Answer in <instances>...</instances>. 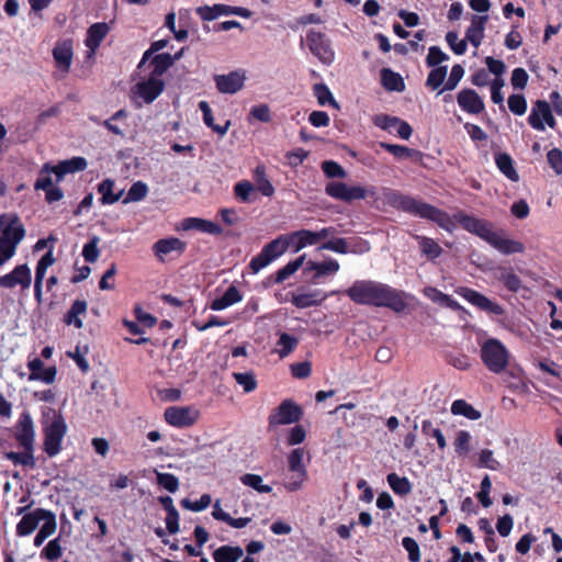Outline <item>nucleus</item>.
Wrapping results in <instances>:
<instances>
[{"label":"nucleus","mask_w":562,"mask_h":562,"mask_svg":"<svg viewBox=\"0 0 562 562\" xmlns=\"http://www.w3.org/2000/svg\"><path fill=\"white\" fill-rule=\"evenodd\" d=\"M32 504L33 502H30L26 505L16 508V515H23L22 519L16 525L18 536H29L35 530V512L26 513Z\"/></svg>","instance_id":"obj_26"},{"label":"nucleus","mask_w":562,"mask_h":562,"mask_svg":"<svg viewBox=\"0 0 562 562\" xmlns=\"http://www.w3.org/2000/svg\"><path fill=\"white\" fill-rule=\"evenodd\" d=\"M167 424L177 428H187L196 423L199 411L190 406H170L165 409Z\"/></svg>","instance_id":"obj_12"},{"label":"nucleus","mask_w":562,"mask_h":562,"mask_svg":"<svg viewBox=\"0 0 562 562\" xmlns=\"http://www.w3.org/2000/svg\"><path fill=\"white\" fill-rule=\"evenodd\" d=\"M283 236L286 237L289 244H293L294 251H300L308 245L316 244L314 232L308 229H300Z\"/></svg>","instance_id":"obj_31"},{"label":"nucleus","mask_w":562,"mask_h":562,"mask_svg":"<svg viewBox=\"0 0 562 562\" xmlns=\"http://www.w3.org/2000/svg\"><path fill=\"white\" fill-rule=\"evenodd\" d=\"M495 165L498 170L510 181L517 182L519 175L514 167V160L507 153H498L495 155Z\"/></svg>","instance_id":"obj_32"},{"label":"nucleus","mask_w":562,"mask_h":562,"mask_svg":"<svg viewBox=\"0 0 562 562\" xmlns=\"http://www.w3.org/2000/svg\"><path fill=\"white\" fill-rule=\"evenodd\" d=\"M498 280L504 284V286L510 292H518L521 288L520 278L513 272L510 269H501V274Z\"/></svg>","instance_id":"obj_46"},{"label":"nucleus","mask_w":562,"mask_h":562,"mask_svg":"<svg viewBox=\"0 0 562 562\" xmlns=\"http://www.w3.org/2000/svg\"><path fill=\"white\" fill-rule=\"evenodd\" d=\"M148 194V186L143 181L134 182L127 191L126 196L122 203L127 204L131 202H139L144 200Z\"/></svg>","instance_id":"obj_44"},{"label":"nucleus","mask_w":562,"mask_h":562,"mask_svg":"<svg viewBox=\"0 0 562 562\" xmlns=\"http://www.w3.org/2000/svg\"><path fill=\"white\" fill-rule=\"evenodd\" d=\"M289 248L286 237L279 236L263 246L261 251L255 256L250 262L249 268L252 273H258L261 269L266 268L270 262L284 254Z\"/></svg>","instance_id":"obj_7"},{"label":"nucleus","mask_w":562,"mask_h":562,"mask_svg":"<svg viewBox=\"0 0 562 562\" xmlns=\"http://www.w3.org/2000/svg\"><path fill=\"white\" fill-rule=\"evenodd\" d=\"M114 186H115L114 180H112L110 178L104 179L103 181H101L98 184V192L101 194V198H100L101 204H103V205L114 204L121 199V196L123 194V190H121L119 193H114L113 192Z\"/></svg>","instance_id":"obj_35"},{"label":"nucleus","mask_w":562,"mask_h":562,"mask_svg":"<svg viewBox=\"0 0 562 562\" xmlns=\"http://www.w3.org/2000/svg\"><path fill=\"white\" fill-rule=\"evenodd\" d=\"M303 448L293 449L288 457L289 470L293 472V475L284 484V487L289 492H295L302 487L303 482L306 480L307 471L303 464L304 457Z\"/></svg>","instance_id":"obj_9"},{"label":"nucleus","mask_w":562,"mask_h":562,"mask_svg":"<svg viewBox=\"0 0 562 562\" xmlns=\"http://www.w3.org/2000/svg\"><path fill=\"white\" fill-rule=\"evenodd\" d=\"M415 239L418 241L422 254L426 256L427 259L435 260L442 254V248L432 238L416 235Z\"/></svg>","instance_id":"obj_39"},{"label":"nucleus","mask_w":562,"mask_h":562,"mask_svg":"<svg viewBox=\"0 0 562 562\" xmlns=\"http://www.w3.org/2000/svg\"><path fill=\"white\" fill-rule=\"evenodd\" d=\"M329 295L319 289L308 292L291 293V303L297 308L321 305Z\"/></svg>","instance_id":"obj_20"},{"label":"nucleus","mask_w":562,"mask_h":562,"mask_svg":"<svg viewBox=\"0 0 562 562\" xmlns=\"http://www.w3.org/2000/svg\"><path fill=\"white\" fill-rule=\"evenodd\" d=\"M451 413L464 416L471 420L481 418V413L464 400H456L451 405Z\"/></svg>","instance_id":"obj_43"},{"label":"nucleus","mask_w":562,"mask_h":562,"mask_svg":"<svg viewBox=\"0 0 562 562\" xmlns=\"http://www.w3.org/2000/svg\"><path fill=\"white\" fill-rule=\"evenodd\" d=\"M240 482L254 488L258 493H271L272 487L268 484L262 483V477L258 474L247 473L240 476Z\"/></svg>","instance_id":"obj_47"},{"label":"nucleus","mask_w":562,"mask_h":562,"mask_svg":"<svg viewBox=\"0 0 562 562\" xmlns=\"http://www.w3.org/2000/svg\"><path fill=\"white\" fill-rule=\"evenodd\" d=\"M448 68L447 66H438L432 67L430 72L427 76L426 79V87L436 90L438 89L443 82L447 77Z\"/></svg>","instance_id":"obj_48"},{"label":"nucleus","mask_w":562,"mask_h":562,"mask_svg":"<svg viewBox=\"0 0 562 562\" xmlns=\"http://www.w3.org/2000/svg\"><path fill=\"white\" fill-rule=\"evenodd\" d=\"M233 378L240 386H243L246 393H250L257 387L256 378L251 372H234Z\"/></svg>","instance_id":"obj_51"},{"label":"nucleus","mask_w":562,"mask_h":562,"mask_svg":"<svg viewBox=\"0 0 562 562\" xmlns=\"http://www.w3.org/2000/svg\"><path fill=\"white\" fill-rule=\"evenodd\" d=\"M255 191V184L248 180L238 181L234 186V195L241 203L254 202L257 199Z\"/></svg>","instance_id":"obj_40"},{"label":"nucleus","mask_w":562,"mask_h":562,"mask_svg":"<svg viewBox=\"0 0 562 562\" xmlns=\"http://www.w3.org/2000/svg\"><path fill=\"white\" fill-rule=\"evenodd\" d=\"M449 59V56L441 50L439 46H430L426 57V65L428 67H438L441 63Z\"/></svg>","instance_id":"obj_59"},{"label":"nucleus","mask_w":562,"mask_h":562,"mask_svg":"<svg viewBox=\"0 0 562 562\" xmlns=\"http://www.w3.org/2000/svg\"><path fill=\"white\" fill-rule=\"evenodd\" d=\"M42 430L44 435L43 450L48 457L57 456L67 432V425L60 411L44 406L42 408Z\"/></svg>","instance_id":"obj_3"},{"label":"nucleus","mask_w":562,"mask_h":562,"mask_svg":"<svg viewBox=\"0 0 562 562\" xmlns=\"http://www.w3.org/2000/svg\"><path fill=\"white\" fill-rule=\"evenodd\" d=\"M32 283V273L27 265L15 267L10 273L0 277V286L12 289L20 285L23 290L29 289Z\"/></svg>","instance_id":"obj_16"},{"label":"nucleus","mask_w":562,"mask_h":562,"mask_svg":"<svg viewBox=\"0 0 562 562\" xmlns=\"http://www.w3.org/2000/svg\"><path fill=\"white\" fill-rule=\"evenodd\" d=\"M348 184L341 181H331L326 184L325 187V193L339 201H345L346 193H347Z\"/></svg>","instance_id":"obj_52"},{"label":"nucleus","mask_w":562,"mask_h":562,"mask_svg":"<svg viewBox=\"0 0 562 562\" xmlns=\"http://www.w3.org/2000/svg\"><path fill=\"white\" fill-rule=\"evenodd\" d=\"M379 146L393 155L396 159H413L415 161H420L423 159V153L418 149L409 148L404 145L390 144L385 142H380Z\"/></svg>","instance_id":"obj_24"},{"label":"nucleus","mask_w":562,"mask_h":562,"mask_svg":"<svg viewBox=\"0 0 562 562\" xmlns=\"http://www.w3.org/2000/svg\"><path fill=\"white\" fill-rule=\"evenodd\" d=\"M87 302L85 300H76L68 312L64 316V323L66 325H74L76 328H82V321L80 318L81 315H86L87 313Z\"/></svg>","instance_id":"obj_30"},{"label":"nucleus","mask_w":562,"mask_h":562,"mask_svg":"<svg viewBox=\"0 0 562 562\" xmlns=\"http://www.w3.org/2000/svg\"><path fill=\"white\" fill-rule=\"evenodd\" d=\"M345 293L356 304L387 307L396 313L404 312L408 305L404 291L372 280H357Z\"/></svg>","instance_id":"obj_2"},{"label":"nucleus","mask_w":562,"mask_h":562,"mask_svg":"<svg viewBox=\"0 0 562 562\" xmlns=\"http://www.w3.org/2000/svg\"><path fill=\"white\" fill-rule=\"evenodd\" d=\"M422 431L425 436H429L436 439L439 449L443 450L447 447L446 438L439 428H435L432 423L428 419L423 420Z\"/></svg>","instance_id":"obj_49"},{"label":"nucleus","mask_w":562,"mask_h":562,"mask_svg":"<svg viewBox=\"0 0 562 562\" xmlns=\"http://www.w3.org/2000/svg\"><path fill=\"white\" fill-rule=\"evenodd\" d=\"M199 109L202 112L203 122L207 127L212 128V131L217 133L220 136H224L227 133L231 122L226 121L224 125L215 124L212 110L206 101H200Z\"/></svg>","instance_id":"obj_36"},{"label":"nucleus","mask_w":562,"mask_h":562,"mask_svg":"<svg viewBox=\"0 0 562 562\" xmlns=\"http://www.w3.org/2000/svg\"><path fill=\"white\" fill-rule=\"evenodd\" d=\"M321 167L327 178L344 179L347 177L346 170L337 161L325 160L322 162Z\"/></svg>","instance_id":"obj_53"},{"label":"nucleus","mask_w":562,"mask_h":562,"mask_svg":"<svg viewBox=\"0 0 562 562\" xmlns=\"http://www.w3.org/2000/svg\"><path fill=\"white\" fill-rule=\"evenodd\" d=\"M457 293L460 296H462L465 301H468L470 304L474 305L475 307H477L481 311H484L488 314H494V315H504L505 314V310L501 304L490 300L484 294H482L471 288L460 286L457 290Z\"/></svg>","instance_id":"obj_13"},{"label":"nucleus","mask_w":562,"mask_h":562,"mask_svg":"<svg viewBox=\"0 0 562 562\" xmlns=\"http://www.w3.org/2000/svg\"><path fill=\"white\" fill-rule=\"evenodd\" d=\"M176 229L178 232L196 231L213 236H218L223 234V228L221 225L210 220H204L200 217H186L179 223Z\"/></svg>","instance_id":"obj_17"},{"label":"nucleus","mask_w":562,"mask_h":562,"mask_svg":"<svg viewBox=\"0 0 562 562\" xmlns=\"http://www.w3.org/2000/svg\"><path fill=\"white\" fill-rule=\"evenodd\" d=\"M244 554L240 547L222 546L213 552L215 562H237Z\"/></svg>","instance_id":"obj_38"},{"label":"nucleus","mask_w":562,"mask_h":562,"mask_svg":"<svg viewBox=\"0 0 562 562\" xmlns=\"http://www.w3.org/2000/svg\"><path fill=\"white\" fill-rule=\"evenodd\" d=\"M43 522L37 531V547L56 530V517L46 509L37 508V525Z\"/></svg>","instance_id":"obj_23"},{"label":"nucleus","mask_w":562,"mask_h":562,"mask_svg":"<svg viewBox=\"0 0 562 562\" xmlns=\"http://www.w3.org/2000/svg\"><path fill=\"white\" fill-rule=\"evenodd\" d=\"M480 357L488 371L499 374L509 363V351L497 338H487L481 346Z\"/></svg>","instance_id":"obj_6"},{"label":"nucleus","mask_w":562,"mask_h":562,"mask_svg":"<svg viewBox=\"0 0 562 562\" xmlns=\"http://www.w3.org/2000/svg\"><path fill=\"white\" fill-rule=\"evenodd\" d=\"M319 249L330 250L337 254L345 255L349 252V243L347 238H333L322 244Z\"/></svg>","instance_id":"obj_54"},{"label":"nucleus","mask_w":562,"mask_h":562,"mask_svg":"<svg viewBox=\"0 0 562 562\" xmlns=\"http://www.w3.org/2000/svg\"><path fill=\"white\" fill-rule=\"evenodd\" d=\"M157 483L169 493H175L179 488V479L172 473L157 472Z\"/></svg>","instance_id":"obj_56"},{"label":"nucleus","mask_w":562,"mask_h":562,"mask_svg":"<svg viewBox=\"0 0 562 562\" xmlns=\"http://www.w3.org/2000/svg\"><path fill=\"white\" fill-rule=\"evenodd\" d=\"M303 415V411L292 400H284L281 404L269 415L268 422L270 427L279 425H289L297 423Z\"/></svg>","instance_id":"obj_11"},{"label":"nucleus","mask_w":562,"mask_h":562,"mask_svg":"<svg viewBox=\"0 0 562 562\" xmlns=\"http://www.w3.org/2000/svg\"><path fill=\"white\" fill-rule=\"evenodd\" d=\"M389 201L393 207L428 220L448 233H452L457 227L456 223H458L464 231L479 236L503 255L521 254L526 249L521 241L505 238L503 232H495L492 222L469 215L463 211H458L450 216L437 206L396 192L391 194Z\"/></svg>","instance_id":"obj_1"},{"label":"nucleus","mask_w":562,"mask_h":562,"mask_svg":"<svg viewBox=\"0 0 562 562\" xmlns=\"http://www.w3.org/2000/svg\"><path fill=\"white\" fill-rule=\"evenodd\" d=\"M74 56L72 41L66 40L58 42L53 49V57L56 66L63 72H68L71 66Z\"/></svg>","instance_id":"obj_21"},{"label":"nucleus","mask_w":562,"mask_h":562,"mask_svg":"<svg viewBox=\"0 0 562 562\" xmlns=\"http://www.w3.org/2000/svg\"><path fill=\"white\" fill-rule=\"evenodd\" d=\"M245 75L238 71H231L227 75H215L214 81L216 89L221 93L234 94L243 89Z\"/></svg>","instance_id":"obj_19"},{"label":"nucleus","mask_w":562,"mask_h":562,"mask_svg":"<svg viewBox=\"0 0 562 562\" xmlns=\"http://www.w3.org/2000/svg\"><path fill=\"white\" fill-rule=\"evenodd\" d=\"M402 546L408 552V560L411 562H419L420 561L419 546L414 538L404 537L402 540Z\"/></svg>","instance_id":"obj_64"},{"label":"nucleus","mask_w":562,"mask_h":562,"mask_svg":"<svg viewBox=\"0 0 562 562\" xmlns=\"http://www.w3.org/2000/svg\"><path fill=\"white\" fill-rule=\"evenodd\" d=\"M4 457L12 461L14 465H34L33 450H24V452H5Z\"/></svg>","instance_id":"obj_50"},{"label":"nucleus","mask_w":562,"mask_h":562,"mask_svg":"<svg viewBox=\"0 0 562 562\" xmlns=\"http://www.w3.org/2000/svg\"><path fill=\"white\" fill-rule=\"evenodd\" d=\"M25 234L20 217L14 213L0 215V252L7 258H12L15 254L18 244Z\"/></svg>","instance_id":"obj_5"},{"label":"nucleus","mask_w":562,"mask_h":562,"mask_svg":"<svg viewBox=\"0 0 562 562\" xmlns=\"http://www.w3.org/2000/svg\"><path fill=\"white\" fill-rule=\"evenodd\" d=\"M211 502V495L203 494L198 501L192 502L189 498H183L180 504L183 508L198 513L207 508Z\"/></svg>","instance_id":"obj_55"},{"label":"nucleus","mask_w":562,"mask_h":562,"mask_svg":"<svg viewBox=\"0 0 562 562\" xmlns=\"http://www.w3.org/2000/svg\"><path fill=\"white\" fill-rule=\"evenodd\" d=\"M471 436L467 430H459L454 440V450L458 456H465L470 451Z\"/></svg>","instance_id":"obj_62"},{"label":"nucleus","mask_w":562,"mask_h":562,"mask_svg":"<svg viewBox=\"0 0 562 562\" xmlns=\"http://www.w3.org/2000/svg\"><path fill=\"white\" fill-rule=\"evenodd\" d=\"M87 166L86 158L79 156L60 160L56 165L46 162L43 165L37 178V190H44L58 184L67 173L83 171Z\"/></svg>","instance_id":"obj_4"},{"label":"nucleus","mask_w":562,"mask_h":562,"mask_svg":"<svg viewBox=\"0 0 562 562\" xmlns=\"http://www.w3.org/2000/svg\"><path fill=\"white\" fill-rule=\"evenodd\" d=\"M381 85L387 91L402 92L405 89L402 76L390 68L381 70Z\"/></svg>","instance_id":"obj_33"},{"label":"nucleus","mask_w":562,"mask_h":562,"mask_svg":"<svg viewBox=\"0 0 562 562\" xmlns=\"http://www.w3.org/2000/svg\"><path fill=\"white\" fill-rule=\"evenodd\" d=\"M255 188L265 196H272L274 194V187L270 182L266 173V167L258 165L254 170Z\"/></svg>","instance_id":"obj_34"},{"label":"nucleus","mask_w":562,"mask_h":562,"mask_svg":"<svg viewBox=\"0 0 562 562\" xmlns=\"http://www.w3.org/2000/svg\"><path fill=\"white\" fill-rule=\"evenodd\" d=\"M165 82L160 78L149 76L146 80L139 81L134 87V93L145 103L154 102L164 91Z\"/></svg>","instance_id":"obj_15"},{"label":"nucleus","mask_w":562,"mask_h":562,"mask_svg":"<svg viewBox=\"0 0 562 562\" xmlns=\"http://www.w3.org/2000/svg\"><path fill=\"white\" fill-rule=\"evenodd\" d=\"M61 547L59 543V538H55L50 540L42 550L41 557L48 561H55L61 557Z\"/></svg>","instance_id":"obj_57"},{"label":"nucleus","mask_w":562,"mask_h":562,"mask_svg":"<svg viewBox=\"0 0 562 562\" xmlns=\"http://www.w3.org/2000/svg\"><path fill=\"white\" fill-rule=\"evenodd\" d=\"M340 266L336 259H328L322 262L308 261L306 270H314L315 274L312 278L313 283H317L318 279L323 276L335 274L339 270Z\"/></svg>","instance_id":"obj_28"},{"label":"nucleus","mask_w":562,"mask_h":562,"mask_svg":"<svg viewBox=\"0 0 562 562\" xmlns=\"http://www.w3.org/2000/svg\"><path fill=\"white\" fill-rule=\"evenodd\" d=\"M187 249V243L177 237H167L158 239L153 245V251L159 260L164 261V257L172 251L183 254Z\"/></svg>","instance_id":"obj_22"},{"label":"nucleus","mask_w":562,"mask_h":562,"mask_svg":"<svg viewBox=\"0 0 562 562\" xmlns=\"http://www.w3.org/2000/svg\"><path fill=\"white\" fill-rule=\"evenodd\" d=\"M508 109L515 115H524L527 111V100L524 94H512L507 100Z\"/></svg>","instance_id":"obj_58"},{"label":"nucleus","mask_w":562,"mask_h":562,"mask_svg":"<svg viewBox=\"0 0 562 562\" xmlns=\"http://www.w3.org/2000/svg\"><path fill=\"white\" fill-rule=\"evenodd\" d=\"M306 44L310 52L324 65L333 64L335 52L331 42L325 33L310 30L306 34Z\"/></svg>","instance_id":"obj_8"},{"label":"nucleus","mask_w":562,"mask_h":562,"mask_svg":"<svg viewBox=\"0 0 562 562\" xmlns=\"http://www.w3.org/2000/svg\"><path fill=\"white\" fill-rule=\"evenodd\" d=\"M457 101L461 110L469 114L477 115L485 109L482 98L470 88L462 89L457 95Z\"/></svg>","instance_id":"obj_18"},{"label":"nucleus","mask_w":562,"mask_h":562,"mask_svg":"<svg viewBox=\"0 0 562 562\" xmlns=\"http://www.w3.org/2000/svg\"><path fill=\"white\" fill-rule=\"evenodd\" d=\"M110 27L104 22H98L89 26L87 37L85 40L86 46L94 53L101 45L104 37L108 35Z\"/></svg>","instance_id":"obj_25"},{"label":"nucleus","mask_w":562,"mask_h":562,"mask_svg":"<svg viewBox=\"0 0 562 562\" xmlns=\"http://www.w3.org/2000/svg\"><path fill=\"white\" fill-rule=\"evenodd\" d=\"M13 436L19 447L24 450H33L34 427L32 416L29 412L21 414L13 428Z\"/></svg>","instance_id":"obj_14"},{"label":"nucleus","mask_w":562,"mask_h":562,"mask_svg":"<svg viewBox=\"0 0 562 562\" xmlns=\"http://www.w3.org/2000/svg\"><path fill=\"white\" fill-rule=\"evenodd\" d=\"M386 481L392 491L400 496H406L412 492V483L406 476H398L396 473H390Z\"/></svg>","instance_id":"obj_42"},{"label":"nucleus","mask_w":562,"mask_h":562,"mask_svg":"<svg viewBox=\"0 0 562 562\" xmlns=\"http://www.w3.org/2000/svg\"><path fill=\"white\" fill-rule=\"evenodd\" d=\"M527 121L533 130L539 132L546 130V124L550 128H555L558 124L553 116L551 105L546 100H537L533 102Z\"/></svg>","instance_id":"obj_10"},{"label":"nucleus","mask_w":562,"mask_h":562,"mask_svg":"<svg viewBox=\"0 0 562 562\" xmlns=\"http://www.w3.org/2000/svg\"><path fill=\"white\" fill-rule=\"evenodd\" d=\"M150 65L153 66V70L150 72V76L155 78H160L162 75L166 74V71L172 67V58L171 54L169 53H161L155 55L151 60Z\"/></svg>","instance_id":"obj_41"},{"label":"nucleus","mask_w":562,"mask_h":562,"mask_svg":"<svg viewBox=\"0 0 562 562\" xmlns=\"http://www.w3.org/2000/svg\"><path fill=\"white\" fill-rule=\"evenodd\" d=\"M99 237H92L82 249V256L87 262L93 263L98 260L100 250L98 248Z\"/></svg>","instance_id":"obj_61"},{"label":"nucleus","mask_w":562,"mask_h":562,"mask_svg":"<svg viewBox=\"0 0 562 562\" xmlns=\"http://www.w3.org/2000/svg\"><path fill=\"white\" fill-rule=\"evenodd\" d=\"M196 14L203 21H213L220 15H231V5L216 3L212 7L203 5L196 9Z\"/></svg>","instance_id":"obj_37"},{"label":"nucleus","mask_w":562,"mask_h":562,"mask_svg":"<svg viewBox=\"0 0 562 562\" xmlns=\"http://www.w3.org/2000/svg\"><path fill=\"white\" fill-rule=\"evenodd\" d=\"M313 92L319 105L324 106L329 103L334 108H339L338 102L335 100L333 93L325 83H316L313 87Z\"/></svg>","instance_id":"obj_45"},{"label":"nucleus","mask_w":562,"mask_h":562,"mask_svg":"<svg viewBox=\"0 0 562 562\" xmlns=\"http://www.w3.org/2000/svg\"><path fill=\"white\" fill-rule=\"evenodd\" d=\"M423 293L434 303H438L442 306L449 307L452 311H461L462 306L451 295L446 294L434 286H426Z\"/></svg>","instance_id":"obj_29"},{"label":"nucleus","mask_w":562,"mask_h":562,"mask_svg":"<svg viewBox=\"0 0 562 562\" xmlns=\"http://www.w3.org/2000/svg\"><path fill=\"white\" fill-rule=\"evenodd\" d=\"M305 256H300L296 259L289 261L284 267L277 270L274 273L268 277L270 284H279L289 279L303 265Z\"/></svg>","instance_id":"obj_27"},{"label":"nucleus","mask_w":562,"mask_h":562,"mask_svg":"<svg viewBox=\"0 0 562 562\" xmlns=\"http://www.w3.org/2000/svg\"><path fill=\"white\" fill-rule=\"evenodd\" d=\"M446 42L456 55H463L467 52V41H458V33L450 31L446 34Z\"/></svg>","instance_id":"obj_63"},{"label":"nucleus","mask_w":562,"mask_h":562,"mask_svg":"<svg viewBox=\"0 0 562 562\" xmlns=\"http://www.w3.org/2000/svg\"><path fill=\"white\" fill-rule=\"evenodd\" d=\"M297 339L286 333L280 335L278 346L281 347L279 350L280 357L289 356L297 346Z\"/></svg>","instance_id":"obj_60"}]
</instances>
